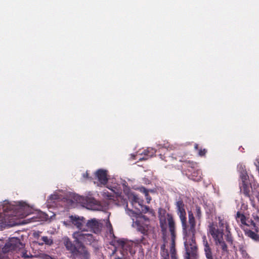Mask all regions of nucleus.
Returning a JSON list of instances; mask_svg holds the SVG:
<instances>
[{"label":"nucleus","instance_id":"nucleus-1","mask_svg":"<svg viewBox=\"0 0 259 259\" xmlns=\"http://www.w3.org/2000/svg\"><path fill=\"white\" fill-rule=\"evenodd\" d=\"M176 206L178 213L182 222L184 233L185 235V247L186 254L185 259H190V256L195 254L197 247L194 240L193 239L195 233V221L193 214L189 212V225L186 224V211L184 204L182 201L177 202Z\"/></svg>","mask_w":259,"mask_h":259},{"label":"nucleus","instance_id":"nucleus-2","mask_svg":"<svg viewBox=\"0 0 259 259\" xmlns=\"http://www.w3.org/2000/svg\"><path fill=\"white\" fill-rule=\"evenodd\" d=\"M160 226L162 230L164 232L166 231L167 226L168 225L169 231L171 235V253L172 259H176L175 256V222L173 220L172 217L168 214L165 213L163 215L160 214L159 216Z\"/></svg>","mask_w":259,"mask_h":259},{"label":"nucleus","instance_id":"nucleus-3","mask_svg":"<svg viewBox=\"0 0 259 259\" xmlns=\"http://www.w3.org/2000/svg\"><path fill=\"white\" fill-rule=\"evenodd\" d=\"M127 213L132 218L133 226L139 231L145 234L148 230L149 221L145 216L140 213L134 212L131 210H127Z\"/></svg>","mask_w":259,"mask_h":259},{"label":"nucleus","instance_id":"nucleus-4","mask_svg":"<svg viewBox=\"0 0 259 259\" xmlns=\"http://www.w3.org/2000/svg\"><path fill=\"white\" fill-rule=\"evenodd\" d=\"M63 242L66 249L73 255H82L84 258H87L89 256L88 252L85 247L83 245H80L77 249L76 247L72 243L71 241L67 237L63 238Z\"/></svg>","mask_w":259,"mask_h":259},{"label":"nucleus","instance_id":"nucleus-5","mask_svg":"<svg viewBox=\"0 0 259 259\" xmlns=\"http://www.w3.org/2000/svg\"><path fill=\"white\" fill-rule=\"evenodd\" d=\"M73 237L74 238L75 242L78 244L86 243L91 244L96 239V238L94 237L93 235L83 233L82 231L73 233Z\"/></svg>","mask_w":259,"mask_h":259},{"label":"nucleus","instance_id":"nucleus-6","mask_svg":"<svg viewBox=\"0 0 259 259\" xmlns=\"http://www.w3.org/2000/svg\"><path fill=\"white\" fill-rule=\"evenodd\" d=\"M17 246L20 248L23 247V245L21 243L19 239L15 237L11 238L3 248L2 251H0V259H4V253L13 250L16 248Z\"/></svg>","mask_w":259,"mask_h":259},{"label":"nucleus","instance_id":"nucleus-7","mask_svg":"<svg viewBox=\"0 0 259 259\" xmlns=\"http://www.w3.org/2000/svg\"><path fill=\"white\" fill-rule=\"evenodd\" d=\"M83 206L89 209L94 210H103V208L95 199L91 198H81Z\"/></svg>","mask_w":259,"mask_h":259},{"label":"nucleus","instance_id":"nucleus-8","mask_svg":"<svg viewBox=\"0 0 259 259\" xmlns=\"http://www.w3.org/2000/svg\"><path fill=\"white\" fill-rule=\"evenodd\" d=\"M18 217L21 218H24L32 213V208L25 202H19Z\"/></svg>","mask_w":259,"mask_h":259},{"label":"nucleus","instance_id":"nucleus-9","mask_svg":"<svg viewBox=\"0 0 259 259\" xmlns=\"http://www.w3.org/2000/svg\"><path fill=\"white\" fill-rule=\"evenodd\" d=\"M70 222L75 226L78 229L84 231L86 229L84 228V226L86 225L83 217H79L77 216L71 215L69 217Z\"/></svg>","mask_w":259,"mask_h":259},{"label":"nucleus","instance_id":"nucleus-10","mask_svg":"<svg viewBox=\"0 0 259 259\" xmlns=\"http://www.w3.org/2000/svg\"><path fill=\"white\" fill-rule=\"evenodd\" d=\"M85 226L88 229L93 231L95 233H97L102 228V224L95 219L88 221L86 223Z\"/></svg>","mask_w":259,"mask_h":259},{"label":"nucleus","instance_id":"nucleus-11","mask_svg":"<svg viewBox=\"0 0 259 259\" xmlns=\"http://www.w3.org/2000/svg\"><path fill=\"white\" fill-rule=\"evenodd\" d=\"M209 233L215 240L216 245L223 240V231L215 229L213 226L209 227Z\"/></svg>","mask_w":259,"mask_h":259},{"label":"nucleus","instance_id":"nucleus-12","mask_svg":"<svg viewBox=\"0 0 259 259\" xmlns=\"http://www.w3.org/2000/svg\"><path fill=\"white\" fill-rule=\"evenodd\" d=\"M96 177L101 184L105 185L107 182V171L105 170L99 169L97 171Z\"/></svg>","mask_w":259,"mask_h":259},{"label":"nucleus","instance_id":"nucleus-13","mask_svg":"<svg viewBox=\"0 0 259 259\" xmlns=\"http://www.w3.org/2000/svg\"><path fill=\"white\" fill-rule=\"evenodd\" d=\"M203 244L204 245V250L205 252L206 257L207 259H213L211 248L206 240V237H203Z\"/></svg>","mask_w":259,"mask_h":259},{"label":"nucleus","instance_id":"nucleus-14","mask_svg":"<svg viewBox=\"0 0 259 259\" xmlns=\"http://www.w3.org/2000/svg\"><path fill=\"white\" fill-rule=\"evenodd\" d=\"M241 179L242 180V185L240 187V189L241 191H243V193L245 195H248L249 192V184L246 181L247 179V176L246 175H243L241 176Z\"/></svg>","mask_w":259,"mask_h":259},{"label":"nucleus","instance_id":"nucleus-15","mask_svg":"<svg viewBox=\"0 0 259 259\" xmlns=\"http://www.w3.org/2000/svg\"><path fill=\"white\" fill-rule=\"evenodd\" d=\"M127 197L129 200L134 206L136 203H138L139 205H141L143 201L141 200L136 194L133 193L127 194Z\"/></svg>","mask_w":259,"mask_h":259},{"label":"nucleus","instance_id":"nucleus-16","mask_svg":"<svg viewBox=\"0 0 259 259\" xmlns=\"http://www.w3.org/2000/svg\"><path fill=\"white\" fill-rule=\"evenodd\" d=\"M236 220L238 222H240L242 224L249 226L246 223L245 217L243 214L240 213V212H237V213Z\"/></svg>","mask_w":259,"mask_h":259},{"label":"nucleus","instance_id":"nucleus-17","mask_svg":"<svg viewBox=\"0 0 259 259\" xmlns=\"http://www.w3.org/2000/svg\"><path fill=\"white\" fill-rule=\"evenodd\" d=\"M219 226L221 228V230L223 231L224 228H226V231H229V228L227 221L224 219H221L220 217L219 218Z\"/></svg>","mask_w":259,"mask_h":259},{"label":"nucleus","instance_id":"nucleus-18","mask_svg":"<svg viewBox=\"0 0 259 259\" xmlns=\"http://www.w3.org/2000/svg\"><path fill=\"white\" fill-rule=\"evenodd\" d=\"M118 247H120L123 250H127V247L129 246V243L125 241L123 239H119L117 241Z\"/></svg>","mask_w":259,"mask_h":259},{"label":"nucleus","instance_id":"nucleus-19","mask_svg":"<svg viewBox=\"0 0 259 259\" xmlns=\"http://www.w3.org/2000/svg\"><path fill=\"white\" fill-rule=\"evenodd\" d=\"M21 243L23 245L21 242ZM23 247H24V245H23ZM23 247L22 248H20L18 246H17L16 248L14 250H18L21 255L24 257H26V258H29V253H28V251L25 250H24L23 249Z\"/></svg>","mask_w":259,"mask_h":259},{"label":"nucleus","instance_id":"nucleus-20","mask_svg":"<svg viewBox=\"0 0 259 259\" xmlns=\"http://www.w3.org/2000/svg\"><path fill=\"white\" fill-rule=\"evenodd\" d=\"M140 191L143 193L146 197V199L147 200V202L148 203H149L150 202V201L151 200V198L149 196V191L146 190L145 188H141L140 189Z\"/></svg>","mask_w":259,"mask_h":259},{"label":"nucleus","instance_id":"nucleus-21","mask_svg":"<svg viewBox=\"0 0 259 259\" xmlns=\"http://www.w3.org/2000/svg\"><path fill=\"white\" fill-rule=\"evenodd\" d=\"M59 199V196L57 194L52 195L50 196L49 199L48 200V203L50 206H53V205L51 203H53L55 202V201L57 199Z\"/></svg>","mask_w":259,"mask_h":259},{"label":"nucleus","instance_id":"nucleus-22","mask_svg":"<svg viewBox=\"0 0 259 259\" xmlns=\"http://www.w3.org/2000/svg\"><path fill=\"white\" fill-rule=\"evenodd\" d=\"M141 207V209H140L139 208H137L139 210H141L142 212L143 213H146L147 212H149L151 214H153V211L152 210H150L148 206H143L142 204H141V205H139Z\"/></svg>","mask_w":259,"mask_h":259},{"label":"nucleus","instance_id":"nucleus-23","mask_svg":"<svg viewBox=\"0 0 259 259\" xmlns=\"http://www.w3.org/2000/svg\"><path fill=\"white\" fill-rule=\"evenodd\" d=\"M156 151L154 149L152 148H148L147 150H145L144 152V154L145 155L149 156L150 157L152 156L155 153Z\"/></svg>","mask_w":259,"mask_h":259},{"label":"nucleus","instance_id":"nucleus-24","mask_svg":"<svg viewBox=\"0 0 259 259\" xmlns=\"http://www.w3.org/2000/svg\"><path fill=\"white\" fill-rule=\"evenodd\" d=\"M247 235L254 240H257L258 239V236L257 234L251 231H249L247 232Z\"/></svg>","mask_w":259,"mask_h":259},{"label":"nucleus","instance_id":"nucleus-25","mask_svg":"<svg viewBox=\"0 0 259 259\" xmlns=\"http://www.w3.org/2000/svg\"><path fill=\"white\" fill-rule=\"evenodd\" d=\"M107 187L109 189L111 190L114 193L116 194V195H119L120 194V191L117 188V186L116 185H114L112 187L108 186Z\"/></svg>","mask_w":259,"mask_h":259},{"label":"nucleus","instance_id":"nucleus-26","mask_svg":"<svg viewBox=\"0 0 259 259\" xmlns=\"http://www.w3.org/2000/svg\"><path fill=\"white\" fill-rule=\"evenodd\" d=\"M41 240L47 245H51L53 243V240L47 236L42 237Z\"/></svg>","mask_w":259,"mask_h":259},{"label":"nucleus","instance_id":"nucleus-27","mask_svg":"<svg viewBox=\"0 0 259 259\" xmlns=\"http://www.w3.org/2000/svg\"><path fill=\"white\" fill-rule=\"evenodd\" d=\"M217 245L220 246L223 251H226L227 250V246L224 240L219 242Z\"/></svg>","mask_w":259,"mask_h":259},{"label":"nucleus","instance_id":"nucleus-28","mask_svg":"<svg viewBox=\"0 0 259 259\" xmlns=\"http://www.w3.org/2000/svg\"><path fill=\"white\" fill-rule=\"evenodd\" d=\"M11 207L12 206L10 204H9L7 202H5L2 209L4 211H8L9 209H11Z\"/></svg>","mask_w":259,"mask_h":259},{"label":"nucleus","instance_id":"nucleus-29","mask_svg":"<svg viewBox=\"0 0 259 259\" xmlns=\"http://www.w3.org/2000/svg\"><path fill=\"white\" fill-rule=\"evenodd\" d=\"M161 255H162V256L164 258V259H165V256H166V253L168 255L167 252L166 251H165V245H163L161 247Z\"/></svg>","mask_w":259,"mask_h":259},{"label":"nucleus","instance_id":"nucleus-30","mask_svg":"<svg viewBox=\"0 0 259 259\" xmlns=\"http://www.w3.org/2000/svg\"><path fill=\"white\" fill-rule=\"evenodd\" d=\"M102 195L104 197H106L107 199H112V195L109 194L108 192H106L105 191L103 192Z\"/></svg>","mask_w":259,"mask_h":259},{"label":"nucleus","instance_id":"nucleus-31","mask_svg":"<svg viewBox=\"0 0 259 259\" xmlns=\"http://www.w3.org/2000/svg\"><path fill=\"white\" fill-rule=\"evenodd\" d=\"M107 228L109 229L110 232L111 233L113 231V229L112 228L111 224L109 222L107 223Z\"/></svg>","mask_w":259,"mask_h":259},{"label":"nucleus","instance_id":"nucleus-32","mask_svg":"<svg viewBox=\"0 0 259 259\" xmlns=\"http://www.w3.org/2000/svg\"><path fill=\"white\" fill-rule=\"evenodd\" d=\"M206 151L205 149H203V150H200L199 152V155L200 156H203V155H204L206 153Z\"/></svg>","mask_w":259,"mask_h":259},{"label":"nucleus","instance_id":"nucleus-33","mask_svg":"<svg viewBox=\"0 0 259 259\" xmlns=\"http://www.w3.org/2000/svg\"><path fill=\"white\" fill-rule=\"evenodd\" d=\"M197 215L198 218L200 217V210L199 208H197Z\"/></svg>","mask_w":259,"mask_h":259},{"label":"nucleus","instance_id":"nucleus-34","mask_svg":"<svg viewBox=\"0 0 259 259\" xmlns=\"http://www.w3.org/2000/svg\"><path fill=\"white\" fill-rule=\"evenodd\" d=\"M251 224L253 226V228L256 230L255 223L253 221H251Z\"/></svg>","mask_w":259,"mask_h":259},{"label":"nucleus","instance_id":"nucleus-35","mask_svg":"<svg viewBox=\"0 0 259 259\" xmlns=\"http://www.w3.org/2000/svg\"><path fill=\"white\" fill-rule=\"evenodd\" d=\"M258 164H259V162L258 161H257V162H255V165L257 167L258 170L259 171V167H258Z\"/></svg>","mask_w":259,"mask_h":259},{"label":"nucleus","instance_id":"nucleus-36","mask_svg":"<svg viewBox=\"0 0 259 259\" xmlns=\"http://www.w3.org/2000/svg\"><path fill=\"white\" fill-rule=\"evenodd\" d=\"M253 217L254 218V219L256 221H259V217H257V216H255V215H253Z\"/></svg>","mask_w":259,"mask_h":259},{"label":"nucleus","instance_id":"nucleus-37","mask_svg":"<svg viewBox=\"0 0 259 259\" xmlns=\"http://www.w3.org/2000/svg\"><path fill=\"white\" fill-rule=\"evenodd\" d=\"M165 259H169V255L166 253Z\"/></svg>","mask_w":259,"mask_h":259},{"label":"nucleus","instance_id":"nucleus-38","mask_svg":"<svg viewBox=\"0 0 259 259\" xmlns=\"http://www.w3.org/2000/svg\"><path fill=\"white\" fill-rule=\"evenodd\" d=\"M200 179H201V176H200V177H199V178H196V179H195V180H196V181H199V180H200Z\"/></svg>","mask_w":259,"mask_h":259},{"label":"nucleus","instance_id":"nucleus-39","mask_svg":"<svg viewBox=\"0 0 259 259\" xmlns=\"http://www.w3.org/2000/svg\"><path fill=\"white\" fill-rule=\"evenodd\" d=\"M88 173L87 172L86 174H85V175H83V177L85 178V177H88Z\"/></svg>","mask_w":259,"mask_h":259},{"label":"nucleus","instance_id":"nucleus-40","mask_svg":"<svg viewBox=\"0 0 259 259\" xmlns=\"http://www.w3.org/2000/svg\"><path fill=\"white\" fill-rule=\"evenodd\" d=\"M63 224L66 226L68 225V224L66 222H63Z\"/></svg>","mask_w":259,"mask_h":259},{"label":"nucleus","instance_id":"nucleus-41","mask_svg":"<svg viewBox=\"0 0 259 259\" xmlns=\"http://www.w3.org/2000/svg\"><path fill=\"white\" fill-rule=\"evenodd\" d=\"M41 214L43 215L47 216V218L49 217V215L48 214L45 215L44 213H41ZM47 218L45 217V218L47 219Z\"/></svg>","mask_w":259,"mask_h":259},{"label":"nucleus","instance_id":"nucleus-42","mask_svg":"<svg viewBox=\"0 0 259 259\" xmlns=\"http://www.w3.org/2000/svg\"><path fill=\"white\" fill-rule=\"evenodd\" d=\"M145 159V158H143H143H141V157H139V160Z\"/></svg>","mask_w":259,"mask_h":259},{"label":"nucleus","instance_id":"nucleus-43","mask_svg":"<svg viewBox=\"0 0 259 259\" xmlns=\"http://www.w3.org/2000/svg\"><path fill=\"white\" fill-rule=\"evenodd\" d=\"M195 149H197L198 148V145L197 144L195 145Z\"/></svg>","mask_w":259,"mask_h":259}]
</instances>
